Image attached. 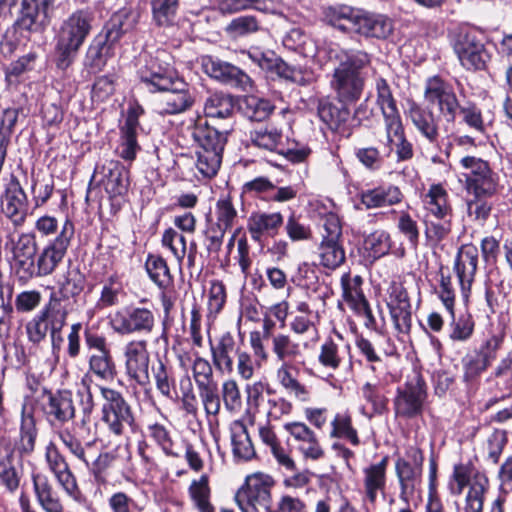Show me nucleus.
<instances>
[{"instance_id":"nucleus-49","label":"nucleus","mask_w":512,"mask_h":512,"mask_svg":"<svg viewBox=\"0 0 512 512\" xmlns=\"http://www.w3.org/2000/svg\"><path fill=\"white\" fill-rule=\"evenodd\" d=\"M292 363L293 362L280 363L276 371L277 380L288 393L294 395L301 401H306L309 398V392L292 374Z\"/></svg>"},{"instance_id":"nucleus-6","label":"nucleus","mask_w":512,"mask_h":512,"mask_svg":"<svg viewBox=\"0 0 512 512\" xmlns=\"http://www.w3.org/2000/svg\"><path fill=\"white\" fill-rule=\"evenodd\" d=\"M54 0H0V7L17 14L16 24L22 30L42 32L49 24V8Z\"/></svg>"},{"instance_id":"nucleus-52","label":"nucleus","mask_w":512,"mask_h":512,"mask_svg":"<svg viewBox=\"0 0 512 512\" xmlns=\"http://www.w3.org/2000/svg\"><path fill=\"white\" fill-rule=\"evenodd\" d=\"M189 495L199 512H214L210 502L209 478L203 474L198 480H193L188 489Z\"/></svg>"},{"instance_id":"nucleus-53","label":"nucleus","mask_w":512,"mask_h":512,"mask_svg":"<svg viewBox=\"0 0 512 512\" xmlns=\"http://www.w3.org/2000/svg\"><path fill=\"white\" fill-rule=\"evenodd\" d=\"M152 375L159 393L171 399L172 392L175 390V379L173 377L172 367L158 360V362L152 366Z\"/></svg>"},{"instance_id":"nucleus-61","label":"nucleus","mask_w":512,"mask_h":512,"mask_svg":"<svg viewBox=\"0 0 512 512\" xmlns=\"http://www.w3.org/2000/svg\"><path fill=\"white\" fill-rule=\"evenodd\" d=\"M364 247L373 258H380L388 254L391 248V238L388 232L376 230L364 240Z\"/></svg>"},{"instance_id":"nucleus-62","label":"nucleus","mask_w":512,"mask_h":512,"mask_svg":"<svg viewBox=\"0 0 512 512\" xmlns=\"http://www.w3.org/2000/svg\"><path fill=\"white\" fill-rule=\"evenodd\" d=\"M342 360L339 345L331 338L326 339L320 346L318 362L327 369L337 370Z\"/></svg>"},{"instance_id":"nucleus-37","label":"nucleus","mask_w":512,"mask_h":512,"mask_svg":"<svg viewBox=\"0 0 512 512\" xmlns=\"http://www.w3.org/2000/svg\"><path fill=\"white\" fill-rule=\"evenodd\" d=\"M270 346L275 359L280 363L294 362L303 354L300 343L288 333H276Z\"/></svg>"},{"instance_id":"nucleus-38","label":"nucleus","mask_w":512,"mask_h":512,"mask_svg":"<svg viewBox=\"0 0 512 512\" xmlns=\"http://www.w3.org/2000/svg\"><path fill=\"white\" fill-rule=\"evenodd\" d=\"M426 215L445 217L453 215L446 189L441 184H432L423 196Z\"/></svg>"},{"instance_id":"nucleus-24","label":"nucleus","mask_w":512,"mask_h":512,"mask_svg":"<svg viewBox=\"0 0 512 512\" xmlns=\"http://www.w3.org/2000/svg\"><path fill=\"white\" fill-rule=\"evenodd\" d=\"M45 457L50 470L55 475L58 483L68 495L77 498L79 494L76 479L69 469L65 458L60 454L53 443L46 447Z\"/></svg>"},{"instance_id":"nucleus-17","label":"nucleus","mask_w":512,"mask_h":512,"mask_svg":"<svg viewBox=\"0 0 512 512\" xmlns=\"http://www.w3.org/2000/svg\"><path fill=\"white\" fill-rule=\"evenodd\" d=\"M363 279L350 273H344L341 277L342 297L348 307L359 317L364 318L366 327L371 328L376 321L370 309L369 303L362 291Z\"/></svg>"},{"instance_id":"nucleus-28","label":"nucleus","mask_w":512,"mask_h":512,"mask_svg":"<svg viewBox=\"0 0 512 512\" xmlns=\"http://www.w3.org/2000/svg\"><path fill=\"white\" fill-rule=\"evenodd\" d=\"M376 92V104L383 115L385 127L392 131L398 130L399 122L402 121L400 112L392 90L385 79L379 78L376 81Z\"/></svg>"},{"instance_id":"nucleus-34","label":"nucleus","mask_w":512,"mask_h":512,"mask_svg":"<svg viewBox=\"0 0 512 512\" xmlns=\"http://www.w3.org/2000/svg\"><path fill=\"white\" fill-rule=\"evenodd\" d=\"M347 105L338 106L328 100H322L318 105V116L331 130L344 132L351 116Z\"/></svg>"},{"instance_id":"nucleus-23","label":"nucleus","mask_w":512,"mask_h":512,"mask_svg":"<svg viewBox=\"0 0 512 512\" xmlns=\"http://www.w3.org/2000/svg\"><path fill=\"white\" fill-rule=\"evenodd\" d=\"M106 193L111 199L124 196L129 187L128 170L118 161L106 162L98 172Z\"/></svg>"},{"instance_id":"nucleus-51","label":"nucleus","mask_w":512,"mask_h":512,"mask_svg":"<svg viewBox=\"0 0 512 512\" xmlns=\"http://www.w3.org/2000/svg\"><path fill=\"white\" fill-rule=\"evenodd\" d=\"M423 223L428 241L439 243L447 238L452 230V215L445 217L425 215Z\"/></svg>"},{"instance_id":"nucleus-48","label":"nucleus","mask_w":512,"mask_h":512,"mask_svg":"<svg viewBox=\"0 0 512 512\" xmlns=\"http://www.w3.org/2000/svg\"><path fill=\"white\" fill-rule=\"evenodd\" d=\"M466 186L476 197H490L494 195L498 187L496 174L488 166L475 178H466Z\"/></svg>"},{"instance_id":"nucleus-32","label":"nucleus","mask_w":512,"mask_h":512,"mask_svg":"<svg viewBox=\"0 0 512 512\" xmlns=\"http://www.w3.org/2000/svg\"><path fill=\"white\" fill-rule=\"evenodd\" d=\"M393 29L392 20L387 16L360 12L355 31L366 37L385 39Z\"/></svg>"},{"instance_id":"nucleus-12","label":"nucleus","mask_w":512,"mask_h":512,"mask_svg":"<svg viewBox=\"0 0 512 512\" xmlns=\"http://www.w3.org/2000/svg\"><path fill=\"white\" fill-rule=\"evenodd\" d=\"M453 48L460 64L466 70H483L490 60L488 51L475 33H459L455 39Z\"/></svg>"},{"instance_id":"nucleus-47","label":"nucleus","mask_w":512,"mask_h":512,"mask_svg":"<svg viewBox=\"0 0 512 512\" xmlns=\"http://www.w3.org/2000/svg\"><path fill=\"white\" fill-rule=\"evenodd\" d=\"M331 438L345 439L353 446L360 444L357 430L352 423V416L348 411L338 412L331 421Z\"/></svg>"},{"instance_id":"nucleus-55","label":"nucleus","mask_w":512,"mask_h":512,"mask_svg":"<svg viewBox=\"0 0 512 512\" xmlns=\"http://www.w3.org/2000/svg\"><path fill=\"white\" fill-rule=\"evenodd\" d=\"M89 372L102 380L113 379L116 371L111 353H93L89 357Z\"/></svg>"},{"instance_id":"nucleus-13","label":"nucleus","mask_w":512,"mask_h":512,"mask_svg":"<svg viewBox=\"0 0 512 512\" xmlns=\"http://www.w3.org/2000/svg\"><path fill=\"white\" fill-rule=\"evenodd\" d=\"M204 72L211 78L243 91L252 86L251 78L241 69L212 56H204L201 60Z\"/></svg>"},{"instance_id":"nucleus-3","label":"nucleus","mask_w":512,"mask_h":512,"mask_svg":"<svg viewBox=\"0 0 512 512\" xmlns=\"http://www.w3.org/2000/svg\"><path fill=\"white\" fill-rule=\"evenodd\" d=\"M466 486L469 489L465 497L464 512H482L489 481L471 461L454 466L450 483V489L454 495H460Z\"/></svg>"},{"instance_id":"nucleus-9","label":"nucleus","mask_w":512,"mask_h":512,"mask_svg":"<svg viewBox=\"0 0 512 512\" xmlns=\"http://www.w3.org/2000/svg\"><path fill=\"white\" fill-rule=\"evenodd\" d=\"M426 107L436 108L447 123H454L460 104L453 86L439 76L426 80L424 87Z\"/></svg>"},{"instance_id":"nucleus-5","label":"nucleus","mask_w":512,"mask_h":512,"mask_svg":"<svg viewBox=\"0 0 512 512\" xmlns=\"http://www.w3.org/2000/svg\"><path fill=\"white\" fill-rule=\"evenodd\" d=\"M141 83L151 93L167 89V85L180 78L174 67L173 56L164 49L145 57L144 64L138 69Z\"/></svg>"},{"instance_id":"nucleus-4","label":"nucleus","mask_w":512,"mask_h":512,"mask_svg":"<svg viewBox=\"0 0 512 512\" xmlns=\"http://www.w3.org/2000/svg\"><path fill=\"white\" fill-rule=\"evenodd\" d=\"M103 398L101 406V421L109 433L114 436H124L136 427L133 410L124 396L109 387H100Z\"/></svg>"},{"instance_id":"nucleus-18","label":"nucleus","mask_w":512,"mask_h":512,"mask_svg":"<svg viewBox=\"0 0 512 512\" xmlns=\"http://www.w3.org/2000/svg\"><path fill=\"white\" fill-rule=\"evenodd\" d=\"M249 58L262 70L275 72L280 77L299 85H306L312 81V73H304L301 69L289 66L282 59L272 53L259 50L249 51Z\"/></svg>"},{"instance_id":"nucleus-63","label":"nucleus","mask_w":512,"mask_h":512,"mask_svg":"<svg viewBox=\"0 0 512 512\" xmlns=\"http://www.w3.org/2000/svg\"><path fill=\"white\" fill-rule=\"evenodd\" d=\"M272 111L273 106L268 100L256 96H249L245 99L244 112L252 121H263L269 117Z\"/></svg>"},{"instance_id":"nucleus-56","label":"nucleus","mask_w":512,"mask_h":512,"mask_svg":"<svg viewBox=\"0 0 512 512\" xmlns=\"http://www.w3.org/2000/svg\"><path fill=\"white\" fill-rule=\"evenodd\" d=\"M199 399L202 403L206 417H216L221 409V400L218 394L217 383L197 386Z\"/></svg>"},{"instance_id":"nucleus-41","label":"nucleus","mask_w":512,"mask_h":512,"mask_svg":"<svg viewBox=\"0 0 512 512\" xmlns=\"http://www.w3.org/2000/svg\"><path fill=\"white\" fill-rule=\"evenodd\" d=\"M33 486L37 500L45 512H64V506L46 476L34 474Z\"/></svg>"},{"instance_id":"nucleus-43","label":"nucleus","mask_w":512,"mask_h":512,"mask_svg":"<svg viewBox=\"0 0 512 512\" xmlns=\"http://www.w3.org/2000/svg\"><path fill=\"white\" fill-rule=\"evenodd\" d=\"M274 327V321L270 317H265L263 319L262 332L252 331L249 335V343L258 365L268 361L269 354L264 345V341H272V337L276 334L273 333Z\"/></svg>"},{"instance_id":"nucleus-31","label":"nucleus","mask_w":512,"mask_h":512,"mask_svg":"<svg viewBox=\"0 0 512 512\" xmlns=\"http://www.w3.org/2000/svg\"><path fill=\"white\" fill-rule=\"evenodd\" d=\"M360 200L367 209L383 208L400 203L403 200V193L394 185L378 186L363 191Z\"/></svg>"},{"instance_id":"nucleus-39","label":"nucleus","mask_w":512,"mask_h":512,"mask_svg":"<svg viewBox=\"0 0 512 512\" xmlns=\"http://www.w3.org/2000/svg\"><path fill=\"white\" fill-rule=\"evenodd\" d=\"M46 413L61 423L72 420L75 417L72 393L68 390L58 391L54 394L50 393Z\"/></svg>"},{"instance_id":"nucleus-2","label":"nucleus","mask_w":512,"mask_h":512,"mask_svg":"<svg viewBox=\"0 0 512 512\" xmlns=\"http://www.w3.org/2000/svg\"><path fill=\"white\" fill-rule=\"evenodd\" d=\"M93 16L85 10H77L63 21L57 34L55 46L56 65L67 69L74 61L79 49L92 29Z\"/></svg>"},{"instance_id":"nucleus-15","label":"nucleus","mask_w":512,"mask_h":512,"mask_svg":"<svg viewBox=\"0 0 512 512\" xmlns=\"http://www.w3.org/2000/svg\"><path fill=\"white\" fill-rule=\"evenodd\" d=\"M426 397V387L420 378L408 381L397 390L394 399L395 414L404 418L421 414Z\"/></svg>"},{"instance_id":"nucleus-45","label":"nucleus","mask_w":512,"mask_h":512,"mask_svg":"<svg viewBox=\"0 0 512 512\" xmlns=\"http://www.w3.org/2000/svg\"><path fill=\"white\" fill-rule=\"evenodd\" d=\"M317 255L319 263L331 270L341 266L346 259L342 241H321L318 246Z\"/></svg>"},{"instance_id":"nucleus-19","label":"nucleus","mask_w":512,"mask_h":512,"mask_svg":"<svg viewBox=\"0 0 512 512\" xmlns=\"http://www.w3.org/2000/svg\"><path fill=\"white\" fill-rule=\"evenodd\" d=\"M387 305L390 315L398 333L407 335L411 329V305L407 291L401 284L393 283L389 287Z\"/></svg>"},{"instance_id":"nucleus-36","label":"nucleus","mask_w":512,"mask_h":512,"mask_svg":"<svg viewBox=\"0 0 512 512\" xmlns=\"http://www.w3.org/2000/svg\"><path fill=\"white\" fill-rule=\"evenodd\" d=\"M138 17L137 11L131 8H122L111 16L102 31L109 35L112 41H119L125 33L131 31L136 26Z\"/></svg>"},{"instance_id":"nucleus-10","label":"nucleus","mask_w":512,"mask_h":512,"mask_svg":"<svg viewBox=\"0 0 512 512\" xmlns=\"http://www.w3.org/2000/svg\"><path fill=\"white\" fill-rule=\"evenodd\" d=\"M155 323L153 311L145 307H123L109 316L112 330L119 335L149 334Z\"/></svg>"},{"instance_id":"nucleus-35","label":"nucleus","mask_w":512,"mask_h":512,"mask_svg":"<svg viewBox=\"0 0 512 512\" xmlns=\"http://www.w3.org/2000/svg\"><path fill=\"white\" fill-rule=\"evenodd\" d=\"M63 309L60 306H48L35 315L25 325L28 340L33 344L41 343L50 332L49 321L51 317L61 314Z\"/></svg>"},{"instance_id":"nucleus-50","label":"nucleus","mask_w":512,"mask_h":512,"mask_svg":"<svg viewBox=\"0 0 512 512\" xmlns=\"http://www.w3.org/2000/svg\"><path fill=\"white\" fill-rule=\"evenodd\" d=\"M215 221L212 224L224 229L230 230L238 221V211L234 206L231 196H221L215 204Z\"/></svg>"},{"instance_id":"nucleus-57","label":"nucleus","mask_w":512,"mask_h":512,"mask_svg":"<svg viewBox=\"0 0 512 512\" xmlns=\"http://www.w3.org/2000/svg\"><path fill=\"white\" fill-rule=\"evenodd\" d=\"M146 270L151 280L161 288L172 283V276L166 261L159 256H149L146 261Z\"/></svg>"},{"instance_id":"nucleus-54","label":"nucleus","mask_w":512,"mask_h":512,"mask_svg":"<svg viewBox=\"0 0 512 512\" xmlns=\"http://www.w3.org/2000/svg\"><path fill=\"white\" fill-rule=\"evenodd\" d=\"M196 155L195 166L199 174L205 179L215 177L222 163V154L198 149Z\"/></svg>"},{"instance_id":"nucleus-8","label":"nucleus","mask_w":512,"mask_h":512,"mask_svg":"<svg viewBox=\"0 0 512 512\" xmlns=\"http://www.w3.org/2000/svg\"><path fill=\"white\" fill-rule=\"evenodd\" d=\"M424 456L415 446H410L395 461V475L397 477L400 493L399 499L408 504L421 484Z\"/></svg>"},{"instance_id":"nucleus-64","label":"nucleus","mask_w":512,"mask_h":512,"mask_svg":"<svg viewBox=\"0 0 512 512\" xmlns=\"http://www.w3.org/2000/svg\"><path fill=\"white\" fill-rule=\"evenodd\" d=\"M259 30V23L254 16H240L233 19L225 28L226 33L233 37H244Z\"/></svg>"},{"instance_id":"nucleus-58","label":"nucleus","mask_w":512,"mask_h":512,"mask_svg":"<svg viewBox=\"0 0 512 512\" xmlns=\"http://www.w3.org/2000/svg\"><path fill=\"white\" fill-rule=\"evenodd\" d=\"M85 276L76 267L69 268L64 278L59 282V291L63 298L78 296L84 289Z\"/></svg>"},{"instance_id":"nucleus-26","label":"nucleus","mask_w":512,"mask_h":512,"mask_svg":"<svg viewBox=\"0 0 512 512\" xmlns=\"http://www.w3.org/2000/svg\"><path fill=\"white\" fill-rule=\"evenodd\" d=\"M210 351L212 363L216 370L221 374H232L234 371L233 356L240 352L236 348V342L233 335L229 332L224 333L216 345L210 340Z\"/></svg>"},{"instance_id":"nucleus-14","label":"nucleus","mask_w":512,"mask_h":512,"mask_svg":"<svg viewBox=\"0 0 512 512\" xmlns=\"http://www.w3.org/2000/svg\"><path fill=\"white\" fill-rule=\"evenodd\" d=\"M147 345V341L143 339L131 340L125 345L123 352L126 373L140 386H146L150 382V355Z\"/></svg>"},{"instance_id":"nucleus-16","label":"nucleus","mask_w":512,"mask_h":512,"mask_svg":"<svg viewBox=\"0 0 512 512\" xmlns=\"http://www.w3.org/2000/svg\"><path fill=\"white\" fill-rule=\"evenodd\" d=\"M157 92L161 93L156 103L157 111L162 115L182 113L194 103L188 84L181 77L168 84L167 89H160Z\"/></svg>"},{"instance_id":"nucleus-22","label":"nucleus","mask_w":512,"mask_h":512,"mask_svg":"<svg viewBox=\"0 0 512 512\" xmlns=\"http://www.w3.org/2000/svg\"><path fill=\"white\" fill-rule=\"evenodd\" d=\"M478 266V249L472 244L463 245L456 256L454 270L461 286L462 295L469 297Z\"/></svg>"},{"instance_id":"nucleus-44","label":"nucleus","mask_w":512,"mask_h":512,"mask_svg":"<svg viewBox=\"0 0 512 512\" xmlns=\"http://www.w3.org/2000/svg\"><path fill=\"white\" fill-rule=\"evenodd\" d=\"M251 143L261 149L275 151L282 140V133L270 124L257 125L249 131Z\"/></svg>"},{"instance_id":"nucleus-59","label":"nucleus","mask_w":512,"mask_h":512,"mask_svg":"<svg viewBox=\"0 0 512 512\" xmlns=\"http://www.w3.org/2000/svg\"><path fill=\"white\" fill-rule=\"evenodd\" d=\"M0 480L10 492L19 486V477L12 465V453L8 448H0Z\"/></svg>"},{"instance_id":"nucleus-42","label":"nucleus","mask_w":512,"mask_h":512,"mask_svg":"<svg viewBox=\"0 0 512 512\" xmlns=\"http://www.w3.org/2000/svg\"><path fill=\"white\" fill-rule=\"evenodd\" d=\"M37 434L34 410L31 406L23 403L20 425V449L22 452L29 454L34 451Z\"/></svg>"},{"instance_id":"nucleus-60","label":"nucleus","mask_w":512,"mask_h":512,"mask_svg":"<svg viewBox=\"0 0 512 512\" xmlns=\"http://www.w3.org/2000/svg\"><path fill=\"white\" fill-rule=\"evenodd\" d=\"M450 333L449 337L453 341L464 342L467 341L473 334L475 322L473 317L468 314H461L455 318V313L452 316V321L449 324Z\"/></svg>"},{"instance_id":"nucleus-33","label":"nucleus","mask_w":512,"mask_h":512,"mask_svg":"<svg viewBox=\"0 0 512 512\" xmlns=\"http://www.w3.org/2000/svg\"><path fill=\"white\" fill-rule=\"evenodd\" d=\"M229 430L234 457L241 461L253 459L256 451L246 425L240 420H235L230 424Z\"/></svg>"},{"instance_id":"nucleus-7","label":"nucleus","mask_w":512,"mask_h":512,"mask_svg":"<svg viewBox=\"0 0 512 512\" xmlns=\"http://www.w3.org/2000/svg\"><path fill=\"white\" fill-rule=\"evenodd\" d=\"M274 481L264 473H254L246 477L243 487L236 493L235 500L242 512H267L271 509V490Z\"/></svg>"},{"instance_id":"nucleus-30","label":"nucleus","mask_w":512,"mask_h":512,"mask_svg":"<svg viewBox=\"0 0 512 512\" xmlns=\"http://www.w3.org/2000/svg\"><path fill=\"white\" fill-rule=\"evenodd\" d=\"M232 129V125H227L223 130H219L208 123L199 124L195 128L193 136L199 144V149L223 154L227 137Z\"/></svg>"},{"instance_id":"nucleus-20","label":"nucleus","mask_w":512,"mask_h":512,"mask_svg":"<svg viewBox=\"0 0 512 512\" xmlns=\"http://www.w3.org/2000/svg\"><path fill=\"white\" fill-rule=\"evenodd\" d=\"M406 116L420 136L428 143L438 145L440 139L439 119L429 107H423L412 101L409 103Z\"/></svg>"},{"instance_id":"nucleus-11","label":"nucleus","mask_w":512,"mask_h":512,"mask_svg":"<svg viewBox=\"0 0 512 512\" xmlns=\"http://www.w3.org/2000/svg\"><path fill=\"white\" fill-rule=\"evenodd\" d=\"M75 227L71 220L66 219L59 234L50 241L37 257V277L52 274L64 259L74 237Z\"/></svg>"},{"instance_id":"nucleus-25","label":"nucleus","mask_w":512,"mask_h":512,"mask_svg":"<svg viewBox=\"0 0 512 512\" xmlns=\"http://www.w3.org/2000/svg\"><path fill=\"white\" fill-rule=\"evenodd\" d=\"M284 224L280 212H253L248 219L247 229L254 241L260 242L263 237H275Z\"/></svg>"},{"instance_id":"nucleus-1","label":"nucleus","mask_w":512,"mask_h":512,"mask_svg":"<svg viewBox=\"0 0 512 512\" xmlns=\"http://www.w3.org/2000/svg\"><path fill=\"white\" fill-rule=\"evenodd\" d=\"M329 60L335 61L330 88L341 104H352L362 96L365 76L364 70L371 65V55L364 50L343 49L329 45L319 50Z\"/></svg>"},{"instance_id":"nucleus-29","label":"nucleus","mask_w":512,"mask_h":512,"mask_svg":"<svg viewBox=\"0 0 512 512\" xmlns=\"http://www.w3.org/2000/svg\"><path fill=\"white\" fill-rule=\"evenodd\" d=\"M388 457H383L379 462L365 467L363 473L364 494L370 503H375L378 493H384L387 480Z\"/></svg>"},{"instance_id":"nucleus-40","label":"nucleus","mask_w":512,"mask_h":512,"mask_svg":"<svg viewBox=\"0 0 512 512\" xmlns=\"http://www.w3.org/2000/svg\"><path fill=\"white\" fill-rule=\"evenodd\" d=\"M360 11L347 5L329 6L324 10L325 21L342 31H355Z\"/></svg>"},{"instance_id":"nucleus-21","label":"nucleus","mask_w":512,"mask_h":512,"mask_svg":"<svg viewBox=\"0 0 512 512\" xmlns=\"http://www.w3.org/2000/svg\"><path fill=\"white\" fill-rule=\"evenodd\" d=\"M3 213L16 226L24 223L28 214V199L19 181L13 177L8 183L1 199Z\"/></svg>"},{"instance_id":"nucleus-27","label":"nucleus","mask_w":512,"mask_h":512,"mask_svg":"<svg viewBox=\"0 0 512 512\" xmlns=\"http://www.w3.org/2000/svg\"><path fill=\"white\" fill-rule=\"evenodd\" d=\"M119 41L101 31L91 42L86 52V64L94 71H101L108 60L114 57Z\"/></svg>"},{"instance_id":"nucleus-46","label":"nucleus","mask_w":512,"mask_h":512,"mask_svg":"<svg viewBox=\"0 0 512 512\" xmlns=\"http://www.w3.org/2000/svg\"><path fill=\"white\" fill-rule=\"evenodd\" d=\"M234 111V101L230 95L214 93L210 95L204 104L206 117L210 119L230 118Z\"/></svg>"}]
</instances>
